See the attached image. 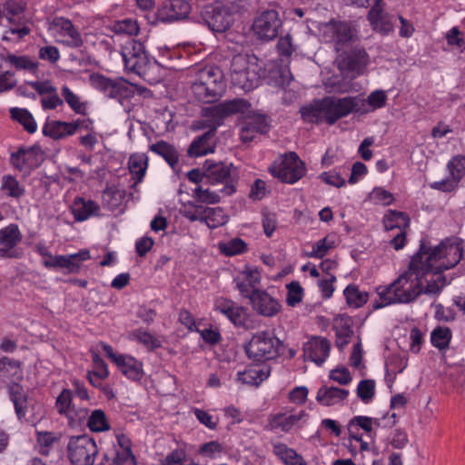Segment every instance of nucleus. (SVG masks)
I'll use <instances>...</instances> for the list:
<instances>
[{
    "instance_id": "obj_1",
    "label": "nucleus",
    "mask_w": 465,
    "mask_h": 465,
    "mask_svg": "<svg viewBox=\"0 0 465 465\" xmlns=\"http://www.w3.org/2000/svg\"><path fill=\"white\" fill-rule=\"evenodd\" d=\"M425 269L420 255L414 254L409 270L379 292L380 301L373 302V309L377 310L392 303H410L416 300L422 293V278L430 272Z\"/></svg>"
},
{
    "instance_id": "obj_2",
    "label": "nucleus",
    "mask_w": 465,
    "mask_h": 465,
    "mask_svg": "<svg viewBox=\"0 0 465 465\" xmlns=\"http://www.w3.org/2000/svg\"><path fill=\"white\" fill-rule=\"evenodd\" d=\"M367 111L366 101L358 96L343 98L327 96L301 108L304 121L316 124L324 121L329 124H335L339 119L351 113L363 114Z\"/></svg>"
},
{
    "instance_id": "obj_3",
    "label": "nucleus",
    "mask_w": 465,
    "mask_h": 465,
    "mask_svg": "<svg viewBox=\"0 0 465 465\" xmlns=\"http://www.w3.org/2000/svg\"><path fill=\"white\" fill-rule=\"evenodd\" d=\"M249 105L248 101L237 98L207 108L205 110L206 119L202 122V127L209 128V130L192 143L188 149V154L197 157L213 153L212 140L217 128L223 124L224 118L235 113H243Z\"/></svg>"
},
{
    "instance_id": "obj_4",
    "label": "nucleus",
    "mask_w": 465,
    "mask_h": 465,
    "mask_svg": "<svg viewBox=\"0 0 465 465\" xmlns=\"http://www.w3.org/2000/svg\"><path fill=\"white\" fill-rule=\"evenodd\" d=\"M463 241L458 238L446 239L434 248L428 246L424 241L415 255H420L425 270L433 274H440L445 270L455 267L463 256Z\"/></svg>"
},
{
    "instance_id": "obj_5",
    "label": "nucleus",
    "mask_w": 465,
    "mask_h": 465,
    "mask_svg": "<svg viewBox=\"0 0 465 465\" xmlns=\"http://www.w3.org/2000/svg\"><path fill=\"white\" fill-rule=\"evenodd\" d=\"M191 88L195 98L202 103L217 101L225 90L223 72L212 66L200 69Z\"/></svg>"
},
{
    "instance_id": "obj_6",
    "label": "nucleus",
    "mask_w": 465,
    "mask_h": 465,
    "mask_svg": "<svg viewBox=\"0 0 465 465\" xmlns=\"http://www.w3.org/2000/svg\"><path fill=\"white\" fill-rule=\"evenodd\" d=\"M258 58L254 54H239L231 62V79L233 85L243 90L257 86L261 78Z\"/></svg>"
},
{
    "instance_id": "obj_7",
    "label": "nucleus",
    "mask_w": 465,
    "mask_h": 465,
    "mask_svg": "<svg viewBox=\"0 0 465 465\" xmlns=\"http://www.w3.org/2000/svg\"><path fill=\"white\" fill-rule=\"evenodd\" d=\"M282 341L270 331H258L252 335L244 351L249 359L265 361L275 359L280 354Z\"/></svg>"
},
{
    "instance_id": "obj_8",
    "label": "nucleus",
    "mask_w": 465,
    "mask_h": 465,
    "mask_svg": "<svg viewBox=\"0 0 465 465\" xmlns=\"http://www.w3.org/2000/svg\"><path fill=\"white\" fill-rule=\"evenodd\" d=\"M205 170V179L210 183H223L222 193L225 195H232L236 191L238 175L236 168L232 164L227 165L223 162H213L206 160L203 163Z\"/></svg>"
},
{
    "instance_id": "obj_9",
    "label": "nucleus",
    "mask_w": 465,
    "mask_h": 465,
    "mask_svg": "<svg viewBox=\"0 0 465 465\" xmlns=\"http://www.w3.org/2000/svg\"><path fill=\"white\" fill-rule=\"evenodd\" d=\"M323 37L333 43L337 53H341L353 47L358 40L357 33L349 22L331 21L325 25Z\"/></svg>"
},
{
    "instance_id": "obj_10",
    "label": "nucleus",
    "mask_w": 465,
    "mask_h": 465,
    "mask_svg": "<svg viewBox=\"0 0 465 465\" xmlns=\"http://www.w3.org/2000/svg\"><path fill=\"white\" fill-rule=\"evenodd\" d=\"M67 451L73 465H93L98 448L93 438L81 435L70 438Z\"/></svg>"
},
{
    "instance_id": "obj_11",
    "label": "nucleus",
    "mask_w": 465,
    "mask_h": 465,
    "mask_svg": "<svg viewBox=\"0 0 465 465\" xmlns=\"http://www.w3.org/2000/svg\"><path fill=\"white\" fill-rule=\"evenodd\" d=\"M270 172L283 183H294L304 175L305 166L297 153L290 152L280 163L273 164Z\"/></svg>"
},
{
    "instance_id": "obj_12",
    "label": "nucleus",
    "mask_w": 465,
    "mask_h": 465,
    "mask_svg": "<svg viewBox=\"0 0 465 465\" xmlns=\"http://www.w3.org/2000/svg\"><path fill=\"white\" fill-rule=\"evenodd\" d=\"M121 54L127 70L134 72L139 75L147 73L150 61L145 53L144 45L141 42L129 41L123 47Z\"/></svg>"
},
{
    "instance_id": "obj_13",
    "label": "nucleus",
    "mask_w": 465,
    "mask_h": 465,
    "mask_svg": "<svg viewBox=\"0 0 465 465\" xmlns=\"http://www.w3.org/2000/svg\"><path fill=\"white\" fill-rule=\"evenodd\" d=\"M369 60L370 58L365 49L355 45L340 53L337 64L341 72L351 73L353 76H356L364 73Z\"/></svg>"
},
{
    "instance_id": "obj_14",
    "label": "nucleus",
    "mask_w": 465,
    "mask_h": 465,
    "mask_svg": "<svg viewBox=\"0 0 465 465\" xmlns=\"http://www.w3.org/2000/svg\"><path fill=\"white\" fill-rule=\"evenodd\" d=\"M282 25L279 13L273 9L262 11L255 17L252 31L258 39L270 41L277 37Z\"/></svg>"
},
{
    "instance_id": "obj_15",
    "label": "nucleus",
    "mask_w": 465,
    "mask_h": 465,
    "mask_svg": "<svg viewBox=\"0 0 465 465\" xmlns=\"http://www.w3.org/2000/svg\"><path fill=\"white\" fill-rule=\"evenodd\" d=\"M251 104L248 109L245 110L242 114L248 113L242 116L238 125L240 128V139L243 143L252 142L256 134H265L269 131V124L267 118L263 114L251 113L249 111ZM241 114V112L239 113Z\"/></svg>"
},
{
    "instance_id": "obj_16",
    "label": "nucleus",
    "mask_w": 465,
    "mask_h": 465,
    "mask_svg": "<svg viewBox=\"0 0 465 465\" xmlns=\"http://www.w3.org/2000/svg\"><path fill=\"white\" fill-rule=\"evenodd\" d=\"M203 19L207 26L216 33L225 32L233 23V15L224 10L218 2L215 6H209L204 10Z\"/></svg>"
},
{
    "instance_id": "obj_17",
    "label": "nucleus",
    "mask_w": 465,
    "mask_h": 465,
    "mask_svg": "<svg viewBox=\"0 0 465 465\" xmlns=\"http://www.w3.org/2000/svg\"><path fill=\"white\" fill-rule=\"evenodd\" d=\"M22 241V234L16 224H10L0 230V258H20L22 252L15 246Z\"/></svg>"
},
{
    "instance_id": "obj_18",
    "label": "nucleus",
    "mask_w": 465,
    "mask_h": 465,
    "mask_svg": "<svg viewBox=\"0 0 465 465\" xmlns=\"http://www.w3.org/2000/svg\"><path fill=\"white\" fill-rule=\"evenodd\" d=\"M214 310L226 316L235 326H246L248 320L247 311L236 302L225 298H218L214 302Z\"/></svg>"
},
{
    "instance_id": "obj_19",
    "label": "nucleus",
    "mask_w": 465,
    "mask_h": 465,
    "mask_svg": "<svg viewBox=\"0 0 465 465\" xmlns=\"http://www.w3.org/2000/svg\"><path fill=\"white\" fill-rule=\"evenodd\" d=\"M252 309L264 317H273L280 310V303L265 291L259 290L247 297Z\"/></svg>"
},
{
    "instance_id": "obj_20",
    "label": "nucleus",
    "mask_w": 465,
    "mask_h": 465,
    "mask_svg": "<svg viewBox=\"0 0 465 465\" xmlns=\"http://www.w3.org/2000/svg\"><path fill=\"white\" fill-rule=\"evenodd\" d=\"M374 5L368 13V19L373 29L382 34H388L393 30L394 16L385 13L382 0H373Z\"/></svg>"
},
{
    "instance_id": "obj_21",
    "label": "nucleus",
    "mask_w": 465,
    "mask_h": 465,
    "mask_svg": "<svg viewBox=\"0 0 465 465\" xmlns=\"http://www.w3.org/2000/svg\"><path fill=\"white\" fill-rule=\"evenodd\" d=\"M234 282L240 294L247 298L251 296L252 292H256V291L260 290L258 289V285L261 282V273L257 268L246 266L239 276L234 279Z\"/></svg>"
},
{
    "instance_id": "obj_22",
    "label": "nucleus",
    "mask_w": 465,
    "mask_h": 465,
    "mask_svg": "<svg viewBox=\"0 0 465 465\" xmlns=\"http://www.w3.org/2000/svg\"><path fill=\"white\" fill-rule=\"evenodd\" d=\"M13 164L22 170L26 164L29 168L38 167L44 161V153L39 146L34 145L29 148L20 147L17 152L12 153Z\"/></svg>"
},
{
    "instance_id": "obj_23",
    "label": "nucleus",
    "mask_w": 465,
    "mask_h": 465,
    "mask_svg": "<svg viewBox=\"0 0 465 465\" xmlns=\"http://www.w3.org/2000/svg\"><path fill=\"white\" fill-rule=\"evenodd\" d=\"M10 400L14 403L17 418L26 422H34V420L27 417L31 401H29L25 390L18 383L13 382L8 386Z\"/></svg>"
},
{
    "instance_id": "obj_24",
    "label": "nucleus",
    "mask_w": 465,
    "mask_h": 465,
    "mask_svg": "<svg viewBox=\"0 0 465 465\" xmlns=\"http://www.w3.org/2000/svg\"><path fill=\"white\" fill-rule=\"evenodd\" d=\"M331 343L326 338L314 337L304 344V356L321 366L329 356Z\"/></svg>"
},
{
    "instance_id": "obj_25",
    "label": "nucleus",
    "mask_w": 465,
    "mask_h": 465,
    "mask_svg": "<svg viewBox=\"0 0 465 465\" xmlns=\"http://www.w3.org/2000/svg\"><path fill=\"white\" fill-rule=\"evenodd\" d=\"M191 10L187 0H164L159 9V17L163 21H174L185 18Z\"/></svg>"
},
{
    "instance_id": "obj_26",
    "label": "nucleus",
    "mask_w": 465,
    "mask_h": 465,
    "mask_svg": "<svg viewBox=\"0 0 465 465\" xmlns=\"http://www.w3.org/2000/svg\"><path fill=\"white\" fill-rule=\"evenodd\" d=\"M307 417L308 415L304 411L292 414L278 413L270 418L269 427L271 430L280 429L287 432L295 427H300L302 422L306 421Z\"/></svg>"
},
{
    "instance_id": "obj_27",
    "label": "nucleus",
    "mask_w": 465,
    "mask_h": 465,
    "mask_svg": "<svg viewBox=\"0 0 465 465\" xmlns=\"http://www.w3.org/2000/svg\"><path fill=\"white\" fill-rule=\"evenodd\" d=\"M80 121L67 123L63 121L47 122L43 128V134L54 140L62 139L67 135H73L80 127Z\"/></svg>"
},
{
    "instance_id": "obj_28",
    "label": "nucleus",
    "mask_w": 465,
    "mask_h": 465,
    "mask_svg": "<svg viewBox=\"0 0 465 465\" xmlns=\"http://www.w3.org/2000/svg\"><path fill=\"white\" fill-rule=\"evenodd\" d=\"M90 82L94 88L102 92L109 98H117L122 94L123 85L113 79L105 77L100 74H92L90 75Z\"/></svg>"
},
{
    "instance_id": "obj_29",
    "label": "nucleus",
    "mask_w": 465,
    "mask_h": 465,
    "mask_svg": "<svg viewBox=\"0 0 465 465\" xmlns=\"http://www.w3.org/2000/svg\"><path fill=\"white\" fill-rule=\"evenodd\" d=\"M333 330L336 335L335 344L341 351L350 342V338L353 334L351 318L337 316L333 320Z\"/></svg>"
},
{
    "instance_id": "obj_30",
    "label": "nucleus",
    "mask_w": 465,
    "mask_h": 465,
    "mask_svg": "<svg viewBox=\"0 0 465 465\" xmlns=\"http://www.w3.org/2000/svg\"><path fill=\"white\" fill-rule=\"evenodd\" d=\"M71 210L74 216V220L77 222H83L91 216L99 215L100 206L97 203L92 200L86 201L84 198L78 197L74 201Z\"/></svg>"
},
{
    "instance_id": "obj_31",
    "label": "nucleus",
    "mask_w": 465,
    "mask_h": 465,
    "mask_svg": "<svg viewBox=\"0 0 465 465\" xmlns=\"http://www.w3.org/2000/svg\"><path fill=\"white\" fill-rule=\"evenodd\" d=\"M128 379L139 381L143 375V364L132 356L123 355L115 364Z\"/></svg>"
},
{
    "instance_id": "obj_32",
    "label": "nucleus",
    "mask_w": 465,
    "mask_h": 465,
    "mask_svg": "<svg viewBox=\"0 0 465 465\" xmlns=\"http://www.w3.org/2000/svg\"><path fill=\"white\" fill-rule=\"evenodd\" d=\"M348 395V390L322 386L317 392L316 400L324 406H331L343 401Z\"/></svg>"
},
{
    "instance_id": "obj_33",
    "label": "nucleus",
    "mask_w": 465,
    "mask_h": 465,
    "mask_svg": "<svg viewBox=\"0 0 465 465\" xmlns=\"http://www.w3.org/2000/svg\"><path fill=\"white\" fill-rule=\"evenodd\" d=\"M148 167V157L143 153H135L130 155L128 160V168L135 180L133 187L141 183L146 173Z\"/></svg>"
},
{
    "instance_id": "obj_34",
    "label": "nucleus",
    "mask_w": 465,
    "mask_h": 465,
    "mask_svg": "<svg viewBox=\"0 0 465 465\" xmlns=\"http://www.w3.org/2000/svg\"><path fill=\"white\" fill-rule=\"evenodd\" d=\"M149 150L162 156L166 163L174 169L179 161V153L175 147L171 143L161 140L149 146Z\"/></svg>"
},
{
    "instance_id": "obj_35",
    "label": "nucleus",
    "mask_w": 465,
    "mask_h": 465,
    "mask_svg": "<svg viewBox=\"0 0 465 465\" xmlns=\"http://www.w3.org/2000/svg\"><path fill=\"white\" fill-rule=\"evenodd\" d=\"M57 25L60 26V35L64 37L63 43L70 47H80L83 45L81 35L71 21L61 19Z\"/></svg>"
},
{
    "instance_id": "obj_36",
    "label": "nucleus",
    "mask_w": 465,
    "mask_h": 465,
    "mask_svg": "<svg viewBox=\"0 0 465 465\" xmlns=\"http://www.w3.org/2000/svg\"><path fill=\"white\" fill-rule=\"evenodd\" d=\"M90 259L88 250H82L77 253L68 256L58 255L56 263L60 268H64L68 272H76L80 268V262Z\"/></svg>"
},
{
    "instance_id": "obj_37",
    "label": "nucleus",
    "mask_w": 465,
    "mask_h": 465,
    "mask_svg": "<svg viewBox=\"0 0 465 465\" xmlns=\"http://www.w3.org/2000/svg\"><path fill=\"white\" fill-rule=\"evenodd\" d=\"M273 452L286 465H307V462L301 455L283 443L274 444Z\"/></svg>"
},
{
    "instance_id": "obj_38",
    "label": "nucleus",
    "mask_w": 465,
    "mask_h": 465,
    "mask_svg": "<svg viewBox=\"0 0 465 465\" xmlns=\"http://www.w3.org/2000/svg\"><path fill=\"white\" fill-rule=\"evenodd\" d=\"M5 60L16 70H25L31 73H35L38 68V63L26 55L8 54Z\"/></svg>"
},
{
    "instance_id": "obj_39",
    "label": "nucleus",
    "mask_w": 465,
    "mask_h": 465,
    "mask_svg": "<svg viewBox=\"0 0 465 465\" xmlns=\"http://www.w3.org/2000/svg\"><path fill=\"white\" fill-rule=\"evenodd\" d=\"M10 113L12 118L19 122L28 133L34 134L36 131V123L32 114L28 110L22 108H12Z\"/></svg>"
},
{
    "instance_id": "obj_40",
    "label": "nucleus",
    "mask_w": 465,
    "mask_h": 465,
    "mask_svg": "<svg viewBox=\"0 0 465 465\" xmlns=\"http://www.w3.org/2000/svg\"><path fill=\"white\" fill-rule=\"evenodd\" d=\"M344 296L346 298L347 303L350 306L360 308L363 304H365L368 301V293L365 292H361L357 286L349 285L345 288Z\"/></svg>"
},
{
    "instance_id": "obj_41",
    "label": "nucleus",
    "mask_w": 465,
    "mask_h": 465,
    "mask_svg": "<svg viewBox=\"0 0 465 465\" xmlns=\"http://www.w3.org/2000/svg\"><path fill=\"white\" fill-rule=\"evenodd\" d=\"M203 223L209 228H217L227 223V217L223 214L222 208L206 207Z\"/></svg>"
},
{
    "instance_id": "obj_42",
    "label": "nucleus",
    "mask_w": 465,
    "mask_h": 465,
    "mask_svg": "<svg viewBox=\"0 0 465 465\" xmlns=\"http://www.w3.org/2000/svg\"><path fill=\"white\" fill-rule=\"evenodd\" d=\"M87 425L92 431L101 432L110 429L105 413L102 410L94 411L87 419Z\"/></svg>"
},
{
    "instance_id": "obj_43",
    "label": "nucleus",
    "mask_w": 465,
    "mask_h": 465,
    "mask_svg": "<svg viewBox=\"0 0 465 465\" xmlns=\"http://www.w3.org/2000/svg\"><path fill=\"white\" fill-rule=\"evenodd\" d=\"M64 97L69 107L76 114H85L86 106L84 103L80 101V97L74 94L68 86L64 85L61 89Z\"/></svg>"
},
{
    "instance_id": "obj_44",
    "label": "nucleus",
    "mask_w": 465,
    "mask_h": 465,
    "mask_svg": "<svg viewBox=\"0 0 465 465\" xmlns=\"http://www.w3.org/2000/svg\"><path fill=\"white\" fill-rule=\"evenodd\" d=\"M451 331L448 327H438L431 332L430 341L433 346L443 350L449 347Z\"/></svg>"
},
{
    "instance_id": "obj_45",
    "label": "nucleus",
    "mask_w": 465,
    "mask_h": 465,
    "mask_svg": "<svg viewBox=\"0 0 465 465\" xmlns=\"http://www.w3.org/2000/svg\"><path fill=\"white\" fill-rule=\"evenodd\" d=\"M373 423H375L376 425H380L378 420H373L372 418L367 416L354 417L352 420H350L348 424V430L350 436L356 435L354 433V430H358V428L362 429L366 432H371Z\"/></svg>"
},
{
    "instance_id": "obj_46",
    "label": "nucleus",
    "mask_w": 465,
    "mask_h": 465,
    "mask_svg": "<svg viewBox=\"0 0 465 465\" xmlns=\"http://www.w3.org/2000/svg\"><path fill=\"white\" fill-rule=\"evenodd\" d=\"M266 377L267 374L260 369L251 368L238 372V380L249 385H259Z\"/></svg>"
},
{
    "instance_id": "obj_47",
    "label": "nucleus",
    "mask_w": 465,
    "mask_h": 465,
    "mask_svg": "<svg viewBox=\"0 0 465 465\" xmlns=\"http://www.w3.org/2000/svg\"><path fill=\"white\" fill-rule=\"evenodd\" d=\"M134 340L143 344L148 350L153 351L162 346L161 341L153 334L142 330H136L131 333Z\"/></svg>"
},
{
    "instance_id": "obj_48",
    "label": "nucleus",
    "mask_w": 465,
    "mask_h": 465,
    "mask_svg": "<svg viewBox=\"0 0 465 465\" xmlns=\"http://www.w3.org/2000/svg\"><path fill=\"white\" fill-rule=\"evenodd\" d=\"M206 207L193 202H188L183 205L181 213L191 222L200 221L203 223Z\"/></svg>"
},
{
    "instance_id": "obj_49",
    "label": "nucleus",
    "mask_w": 465,
    "mask_h": 465,
    "mask_svg": "<svg viewBox=\"0 0 465 465\" xmlns=\"http://www.w3.org/2000/svg\"><path fill=\"white\" fill-rule=\"evenodd\" d=\"M220 251L226 256H233L244 252L247 244L240 238H234L227 242L220 243Z\"/></svg>"
},
{
    "instance_id": "obj_50",
    "label": "nucleus",
    "mask_w": 465,
    "mask_h": 465,
    "mask_svg": "<svg viewBox=\"0 0 465 465\" xmlns=\"http://www.w3.org/2000/svg\"><path fill=\"white\" fill-rule=\"evenodd\" d=\"M217 2L233 16L246 12L251 5V0H217Z\"/></svg>"
},
{
    "instance_id": "obj_51",
    "label": "nucleus",
    "mask_w": 465,
    "mask_h": 465,
    "mask_svg": "<svg viewBox=\"0 0 465 465\" xmlns=\"http://www.w3.org/2000/svg\"><path fill=\"white\" fill-rule=\"evenodd\" d=\"M410 222L409 217L404 213L397 211H391L384 221L386 230H392L393 228H401L408 226Z\"/></svg>"
},
{
    "instance_id": "obj_52",
    "label": "nucleus",
    "mask_w": 465,
    "mask_h": 465,
    "mask_svg": "<svg viewBox=\"0 0 465 465\" xmlns=\"http://www.w3.org/2000/svg\"><path fill=\"white\" fill-rule=\"evenodd\" d=\"M333 246L334 242L332 241H329L328 237H325L315 242L312 245V251L304 252V255L311 258L322 259L331 249L333 248Z\"/></svg>"
},
{
    "instance_id": "obj_53",
    "label": "nucleus",
    "mask_w": 465,
    "mask_h": 465,
    "mask_svg": "<svg viewBox=\"0 0 465 465\" xmlns=\"http://www.w3.org/2000/svg\"><path fill=\"white\" fill-rule=\"evenodd\" d=\"M193 196L199 203H207V204H214L220 202V195L206 188L203 189L202 185H198L194 191Z\"/></svg>"
},
{
    "instance_id": "obj_54",
    "label": "nucleus",
    "mask_w": 465,
    "mask_h": 465,
    "mask_svg": "<svg viewBox=\"0 0 465 465\" xmlns=\"http://www.w3.org/2000/svg\"><path fill=\"white\" fill-rule=\"evenodd\" d=\"M375 394V381L373 380H362L357 387L358 397L365 403L372 400Z\"/></svg>"
},
{
    "instance_id": "obj_55",
    "label": "nucleus",
    "mask_w": 465,
    "mask_h": 465,
    "mask_svg": "<svg viewBox=\"0 0 465 465\" xmlns=\"http://www.w3.org/2000/svg\"><path fill=\"white\" fill-rule=\"evenodd\" d=\"M2 188L7 192L9 196L15 198L22 196L25 193L24 188L19 184L18 181L11 175L3 177Z\"/></svg>"
},
{
    "instance_id": "obj_56",
    "label": "nucleus",
    "mask_w": 465,
    "mask_h": 465,
    "mask_svg": "<svg viewBox=\"0 0 465 465\" xmlns=\"http://www.w3.org/2000/svg\"><path fill=\"white\" fill-rule=\"evenodd\" d=\"M73 401L72 392L69 390H63L56 399L55 408L60 414L67 415L72 410Z\"/></svg>"
},
{
    "instance_id": "obj_57",
    "label": "nucleus",
    "mask_w": 465,
    "mask_h": 465,
    "mask_svg": "<svg viewBox=\"0 0 465 465\" xmlns=\"http://www.w3.org/2000/svg\"><path fill=\"white\" fill-rule=\"evenodd\" d=\"M71 426H79L88 419V410L85 407H76L75 403L72 405V410L66 415Z\"/></svg>"
},
{
    "instance_id": "obj_58",
    "label": "nucleus",
    "mask_w": 465,
    "mask_h": 465,
    "mask_svg": "<svg viewBox=\"0 0 465 465\" xmlns=\"http://www.w3.org/2000/svg\"><path fill=\"white\" fill-rule=\"evenodd\" d=\"M288 293L286 302L289 306H295L302 301V288L298 282H292L287 284Z\"/></svg>"
},
{
    "instance_id": "obj_59",
    "label": "nucleus",
    "mask_w": 465,
    "mask_h": 465,
    "mask_svg": "<svg viewBox=\"0 0 465 465\" xmlns=\"http://www.w3.org/2000/svg\"><path fill=\"white\" fill-rule=\"evenodd\" d=\"M465 157L464 156H455L452 160L448 163V167L452 175V178L458 183L461 178L463 172L465 170L464 166Z\"/></svg>"
},
{
    "instance_id": "obj_60",
    "label": "nucleus",
    "mask_w": 465,
    "mask_h": 465,
    "mask_svg": "<svg viewBox=\"0 0 465 465\" xmlns=\"http://www.w3.org/2000/svg\"><path fill=\"white\" fill-rule=\"evenodd\" d=\"M122 199V193L114 188H106L103 193V202L110 208L117 207Z\"/></svg>"
},
{
    "instance_id": "obj_61",
    "label": "nucleus",
    "mask_w": 465,
    "mask_h": 465,
    "mask_svg": "<svg viewBox=\"0 0 465 465\" xmlns=\"http://www.w3.org/2000/svg\"><path fill=\"white\" fill-rule=\"evenodd\" d=\"M115 31L129 35H136L139 32V26L135 21L125 19L115 25Z\"/></svg>"
},
{
    "instance_id": "obj_62",
    "label": "nucleus",
    "mask_w": 465,
    "mask_h": 465,
    "mask_svg": "<svg viewBox=\"0 0 465 465\" xmlns=\"http://www.w3.org/2000/svg\"><path fill=\"white\" fill-rule=\"evenodd\" d=\"M186 460V451L178 448L169 453L163 460L162 465H177Z\"/></svg>"
},
{
    "instance_id": "obj_63",
    "label": "nucleus",
    "mask_w": 465,
    "mask_h": 465,
    "mask_svg": "<svg viewBox=\"0 0 465 465\" xmlns=\"http://www.w3.org/2000/svg\"><path fill=\"white\" fill-rule=\"evenodd\" d=\"M329 377L341 385H347L351 381V375L347 368L332 370Z\"/></svg>"
},
{
    "instance_id": "obj_64",
    "label": "nucleus",
    "mask_w": 465,
    "mask_h": 465,
    "mask_svg": "<svg viewBox=\"0 0 465 465\" xmlns=\"http://www.w3.org/2000/svg\"><path fill=\"white\" fill-rule=\"evenodd\" d=\"M113 465H135V458L132 451L115 450Z\"/></svg>"
}]
</instances>
